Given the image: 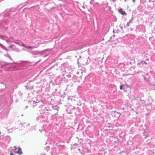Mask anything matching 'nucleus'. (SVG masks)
Here are the masks:
<instances>
[{
    "mask_svg": "<svg viewBox=\"0 0 155 155\" xmlns=\"http://www.w3.org/2000/svg\"><path fill=\"white\" fill-rule=\"evenodd\" d=\"M120 115L119 113H118L114 111L113 113V116L114 117H118L120 116Z\"/></svg>",
    "mask_w": 155,
    "mask_h": 155,
    "instance_id": "3",
    "label": "nucleus"
},
{
    "mask_svg": "<svg viewBox=\"0 0 155 155\" xmlns=\"http://www.w3.org/2000/svg\"><path fill=\"white\" fill-rule=\"evenodd\" d=\"M21 45L22 46H23L25 47H27V46H26L25 45H24V44H22Z\"/></svg>",
    "mask_w": 155,
    "mask_h": 155,
    "instance_id": "6",
    "label": "nucleus"
},
{
    "mask_svg": "<svg viewBox=\"0 0 155 155\" xmlns=\"http://www.w3.org/2000/svg\"><path fill=\"white\" fill-rule=\"evenodd\" d=\"M135 101V103L136 105H138L139 106H141V104L140 103V102H142L143 101L139 97H137L134 98Z\"/></svg>",
    "mask_w": 155,
    "mask_h": 155,
    "instance_id": "1",
    "label": "nucleus"
},
{
    "mask_svg": "<svg viewBox=\"0 0 155 155\" xmlns=\"http://www.w3.org/2000/svg\"><path fill=\"white\" fill-rule=\"evenodd\" d=\"M40 132H42V131L41 130H40Z\"/></svg>",
    "mask_w": 155,
    "mask_h": 155,
    "instance_id": "13",
    "label": "nucleus"
},
{
    "mask_svg": "<svg viewBox=\"0 0 155 155\" xmlns=\"http://www.w3.org/2000/svg\"><path fill=\"white\" fill-rule=\"evenodd\" d=\"M14 149L13 150L14 151L15 153H17L19 155H21L22 153V152L21 151V150L20 147H19L18 148V150L17 151H16L17 148L16 146H14Z\"/></svg>",
    "mask_w": 155,
    "mask_h": 155,
    "instance_id": "2",
    "label": "nucleus"
},
{
    "mask_svg": "<svg viewBox=\"0 0 155 155\" xmlns=\"http://www.w3.org/2000/svg\"><path fill=\"white\" fill-rule=\"evenodd\" d=\"M26 47L28 48H32V47L31 46H28L27 47Z\"/></svg>",
    "mask_w": 155,
    "mask_h": 155,
    "instance_id": "7",
    "label": "nucleus"
},
{
    "mask_svg": "<svg viewBox=\"0 0 155 155\" xmlns=\"http://www.w3.org/2000/svg\"><path fill=\"white\" fill-rule=\"evenodd\" d=\"M142 63V62H141V63H139L137 64V65H138V66H139Z\"/></svg>",
    "mask_w": 155,
    "mask_h": 155,
    "instance_id": "8",
    "label": "nucleus"
},
{
    "mask_svg": "<svg viewBox=\"0 0 155 155\" xmlns=\"http://www.w3.org/2000/svg\"><path fill=\"white\" fill-rule=\"evenodd\" d=\"M34 102H35V104H36V102H35V101H34Z\"/></svg>",
    "mask_w": 155,
    "mask_h": 155,
    "instance_id": "12",
    "label": "nucleus"
},
{
    "mask_svg": "<svg viewBox=\"0 0 155 155\" xmlns=\"http://www.w3.org/2000/svg\"><path fill=\"white\" fill-rule=\"evenodd\" d=\"M144 63V64H147V63L146 62H143Z\"/></svg>",
    "mask_w": 155,
    "mask_h": 155,
    "instance_id": "11",
    "label": "nucleus"
},
{
    "mask_svg": "<svg viewBox=\"0 0 155 155\" xmlns=\"http://www.w3.org/2000/svg\"><path fill=\"white\" fill-rule=\"evenodd\" d=\"M120 89L121 90V89H124V87H123V85H121L120 86Z\"/></svg>",
    "mask_w": 155,
    "mask_h": 155,
    "instance_id": "5",
    "label": "nucleus"
},
{
    "mask_svg": "<svg viewBox=\"0 0 155 155\" xmlns=\"http://www.w3.org/2000/svg\"><path fill=\"white\" fill-rule=\"evenodd\" d=\"M10 155H14L13 154V153H10Z\"/></svg>",
    "mask_w": 155,
    "mask_h": 155,
    "instance_id": "9",
    "label": "nucleus"
},
{
    "mask_svg": "<svg viewBox=\"0 0 155 155\" xmlns=\"http://www.w3.org/2000/svg\"><path fill=\"white\" fill-rule=\"evenodd\" d=\"M132 1H133V2H135V0H132Z\"/></svg>",
    "mask_w": 155,
    "mask_h": 155,
    "instance_id": "10",
    "label": "nucleus"
},
{
    "mask_svg": "<svg viewBox=\"0 0 155 155\" xmlns=\"http://www.w3.org/2000/svg\"><path fill=\"white\" fill-rule=\"evenodd\" d=\"M119 12H120L121 14L124 15L126 14L125 11H123L122 9L120 8L119 10Z\"/></svg>",
    "mask_w": 155,
    "mask_h": 155,
    "instance_id": "4",
    "label": "nucleus"
}]
</instances>
